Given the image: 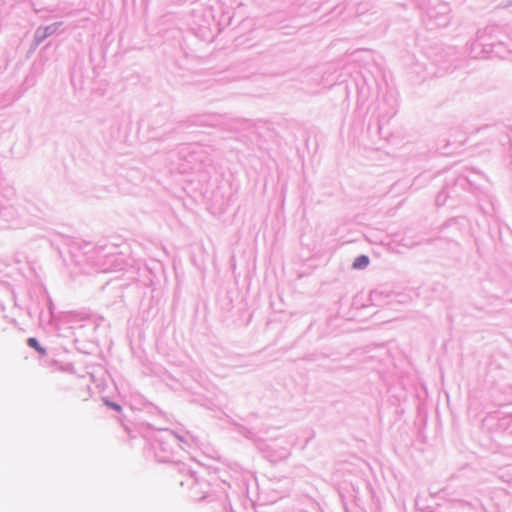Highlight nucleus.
Listing matches in <instances>:
<instances>
[{"label":"nucleus","instance_id":"7ed1b4c3","mask_svg":"<svg viewBox=\"0 0 512 512\" xmlns=\"http://www.w3.org/2000/svg\"><path fill=\"white\" fill-rule=\"evenodd\" d=\"M108 406H110L111 408L117 410V411H120L121 410V407L118 405V404H115V403H110V402H106Z\"/></svg>","mask_w":512,"mask_h":512},{"label":"nucleus","instance_id":"f03ea898","mask_svg":"<svg viewBox=\"0 0 512 512\" xmlns=\"http://www.w3.org/2000/svg\"><path fill=\"white\" fill-rule=\"evenodd\" d=\"M27 343L30 347L37 350L40 354H42V355L46 354V350L42 346L39 345L38 341L35 338H29Z\"/></svg>","mask_w":512,"mask_h":512},{"label":"nucleus","instance_id":"f257e3e1","mask_svg":"<svg viewBox=\"0 0 512 512\" xmlns=\"http://www.w3.org/2000/svg\"><path fill=\"white\" fill-rule=\"evenodd\" d=\"M369 264V259L365 255H361L357 257L353 262V268L355 269H364Z\"/></svg>","mask_w":512,"mask_h":512}]
</instances>
